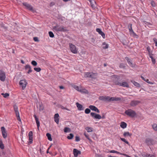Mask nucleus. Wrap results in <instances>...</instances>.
<instances>
[{
  "instance_id": "338daca9",
  "label": "nucleus",
  "mask_w": 157,
  "mask_h": 157,
  "mask_svg": "<svg viewBox=\"0 0 157 157\" xmlns=\"http://www.w3.org/2000/svg\"><path fill=\"white\" fill-rule=\"evenodd\" d=\"M60 108L62 109H65V107H64V106H63L62 105H61L60 106Z\"/></svg>"
},
{
  "instance_id": "f3484780",
  "label": "nucleus",
  "mask_w": 157,
  "mask_h": 157,
  "mask_svg": "<svg viewBox=\"0 0 157 157\" xmlns=\"http://www.w3.org/2000/svg\"><path fill=\"white\" fill-rule=\"evenodd\" d=\"M29 143L32 144L33 142V132L32 131H30L29 133Z\"/></svg>"
},
{
  "instance_id": "3c124183",
  "label": "nucleus",
  "mask_w": 157,
  "mask_h": 157,
  "mask_svg": "<svg viewBox=\"0 0 157 157\" xmlns=\"http://www.w3.org/2000/svg\"><path fill=\"white\" fill-rule=\"evenodd\" d=\"M121 100V98L120 97H115L114 101H120Z\"/></svg>"
},
{
  "instance_id": "dca6fc26",
  "label": "nucleus",
  "mask_w": 157,
  "mask_h": 157,
  "mask_svg": "<svg viewBox=\"0 0 157 157\" xmlns=\"http://www.w3.org/2000/svg\"><path fill=\"white\" fill-rule=\"evenodd\" d=\"M24 6H25L28 9L30 10H32L33 8L32 6L29 4L26 3L24 2L23 3Z\"/></svg>"
},
{
  "instance_id": "20e7f679",
  "label": "nucleus",
  "mask_w": 157,
  "mask_h": 157,
  "mask_svg": "<svg viewBox=\"0 0 157 157\" xmlns=\"http://www.w3.org/2000/svg\"><path fill=\"white\" fill-rule=\"evenodd\" d=\"M27 84V82L25 79L21 80L19 82V85L22 90L25 89Z\"/></svg>"
},
{
  "instance_id": "09e8293b",
  "label": "nucleus",
  "mask_w": 157,
  "mask_h": 157,
  "mask_svg": "<svg viewBox=\"0 0 157 157\" xmlns=\"http://www.w3.org/2000/svg\"><path fill=\"white\" fill-rule=\"evenodd\" d=\"M151 4L152 6L154 7L155 6V3L153 0H152L151 1Z\"/></svg>"
},
{
  "instance_id": "6e6552de",
  "label": "nucleus",
  "mask_w": 157,
  "mask_h": 157,
  "mask_svg": "<svg viewBox=\"0 0 157 157\" xmlns=\"http://www.w3.org/2000/svg\"><path fill=\"white\" fill-rule=\"evenodd\" d=\"M73 87L75 89L82 93H86L87 92V91L85 89H84V90H83V89H81V88L76 85H74Z\"/></svg>"
},
{
  "instance_id": "052dcab7",
  "label": "nucleus",
  "mask_w": 157,
  "mask_h": 157,
  "mask_svg": "<svg viewBox=\"0 0 157 157\" xmlns=\"http://www.w3.org/2000/svg\"><path fill=\"white\" fill-rule=\"evenodd\" d=\"M59 114L58 113H56L54 115V118H59Z\"/></svg>"
},
{
  "instance_id": "c85d7f7f",
  "label": "nucleus",
  "mask_w": 157,
  "mask_h": 157,
  "mask_svg": "<svg viewBox=\"0 0 157 157\" xmlns=\"http://www.w3.org/2000/svg\"><path fill=\"white\" fill-rule=\"evenodd\" d=\"M46 136H47L48 139L50 141L52 140V139L51 137V134L49 133H47L46 134Z\"/></svg>"
},
{
  "instance_id": "4c0bfd02",
  "label": "nucleus",
  "mask_w": 157,
  "mask_h": 157,
  "mask_svg": "<svg viewBox=\"0 0 157 157\" xmlns=\"http://www.w3.org/2000/svg\"><path fill=\"white\" fill-rule=\"evenodd\" d=\"M119 67L121 68L124 69L125 68L126 66L123 63H121L119 66Z\"/></svg>"
},
{
  "instance_id": "cd10ccee",
  "label": "nucleus",
  "mask_w": 157,
  "mask_h": 157,
  "mask_svg": "<svg viewBox=\"0 0 157 157\" xmlns=\"http://www.w3.org/2000/svg\"><path fill=\"white\" fill-rule=\"evenodd\" d=\"M16 116L17 117V119L19 121H21V119L20 117V115L18 111H16L15 112Z\"/></svg>"
},
{
  "instance_id": "0e129e2a",
  "label": "nucleus",
  "mask_w": 157,
  "mask_h": 157,
  "mask_svg": "<svg viewBox=\"0 0 157 157\" xmlns=\"http://www.w3.org/2000/svg\"><path fill=\"white\" fill-rule=\"evenodd\" d=\"M122 155H123L127 157H131L130 156L128 155H127L126 154H124V153H122Z\"/></svg>"
},
{
  "instance_id": "6ab92c4d",
  "label": "nucleus",
  "mask_w": 157,
  "mask_h": 157,
  "mask_svg": "<svg viewBox=\"0 0 157 157\" xmlns=\"http://www.w3.org/2000/svg\"><path fill=\"white\" fill-rule=\"evenodd\" d=\"M90 2L91 7L93 8H95L96 6V4L94 0H90Z\"/></svg>"
},
{
  "instance_id": "473e14b6",
  "label": "nucleus",
  "mask_w": 157,
  "mask_h": 157,
  "mask_svg": "<svg viewBox=\"0 0 157 157\" xmlns=\"http://www.w3.org/2000/svg\"><path fill=\"white\" fill-rule=\"evenodd\" d=\"M132 134L130 133L129 132H124L123 134V136L125 137L128 136H131Z\"/></svg>"
},
{
  "instance_id": "8fccbe9b",
  "label": "nucleus",
  "mask_w": 157,
  "mask_h": 157,
  "mask_svg": "<svg viewBox=\"0 0 157 157\" xmlns=\"http://www.w3.org/2000/svg\"><path fill=\"white\" fill-rule=\"evenodd\" d=\"M153 41H154V43L155 44V46H157V39L155 38H154L153 39Z\"/></svg>"
},
{
  "instance_id": "bb28decb",
  "label": "nucleus",
  "mask_w": 157,
  "mask_h": 157,
  "mask_svg": "<svg viewBox=\"0 0 157 157\" xmlns=\"http://www.w3.org/2000/svg\"><path fill=\"white\" fill-rule=\"evenodd\" d=\"M128 28L130 33H131V32L133 31L132 28V24H129L128 25Z\"/></svg>"
},
{
  "instance_id": "f704fd0d",
  "label": "nucleus",
  "mask_w": 157,
  "mask_h": 157,
  "mask_svg": "<svg viewBox=\"0 0 157 157\" xmlns=\"http://www.w3.org/2000/svg\"><path fill=\"white\" fill-rule=\"evenodd\" d=\"M44 107L42 104L40 103L39 110L40 111H41L43 110Z\"/></svg>"
},
{
  "instance_id": "4468645a",
  "label": "nucleus",
  "mask_w": 157,
  "mask_h": 157,
  "mask_svg": "<svg viewBox=\"0 0 157 157\" xmlns=\"http://www.w3.org/2000/svg\"><path fill=\"white\" fill-rule=\"evenodd\" d=\"M142 155L143 157H156L154 155H151L145 152L142 153Z\"/></svg>"
},
{
  "instance_id": "b1692460",
  "label": "nucleus",
  "mask_w": 157,
  "mask_h": 157,
  "mask_svg": "<svg viewBox=\"0 0 157 157\" xmlns=\"http://www.w3.org/2000/svg\"><path fill=\"white\" fill-rule=\"evenodd\" d=\"M120 126L122 128H126L127 126V124L124 122H122L121 123Z\"/></svg>"
},
{
  "instance_id": "1a4fd4ad",
  "label": "nucleus",
  "mask_w": 157,
  "mask_h": 157,
  "mask_svg": "<svg viewBox=\"0 0 157 157\" xmlns=\"http://www.w3.org/2000/svg\"><path fill=\"white\" fill-rule=\"evenodd\" d=\"M90 115L93 117L94 119H100L101 118V117L98 114H97L94 113H91Z\"/></svg>"
},
{
  "instance_id": "603ef678",
  "label": "nucleus",
  "mask_w": 157,
  "mask_h": 157,
  "mask_svg": "<svg viewBox=\"0 0 157 157\" xmlns=\"http://www.w3.org/2000/svg\"><path fill=\"white\" fill-rule=\"evenodd\" d=\"M54 118V120L55 122L57 124H58L59 123V118Z\"/></svg>"
},
{
  "instance_id": "2eb2a0df",
  "label": "nucleus",
  "mask_w": 157,
  "mask_h": 157,
  "mask_svg": "<svg viewBox=\"0 0 157 157\" xmlns=\"http://www.w3.org/2000/svg\"><path fill=\"white\" fill-rule=\"evenodd\" d=\"M25 70H28L27 72L28 74H29L32 71L31 67L29 65H26L25 67Z\"/></svg>"
},
{
  "instance_id": "aec40b11",
  "label": "nucleus",
  "mask_w": 157,
  "mask_h": 157,
  "mask_svg": "<svg viewBox=\"0 0 157 157\" xmlns=\"http://www.w3.org/2000/svg\"><path fill=\"white\" fill-rule=\"evenodd\" d=\"M76 104L78 110H83L84 109L82 105L79 104L78 103H76Z\"/></svg>"
},
{
  "instance_id": "9d476101",
  "label": "nucleus",
  "mask_w": 157,
  "mask_h": 157,
  "mask_svg": "<svg viewBox=\"0 0 157 157\" xmlns=\"http://www.w3.org/2000/svg\"><path fill=\"white\" fill-rule=\"evenodd\" d=\"M1 129L2 133V135L4 138H6L7 136V133H6V129L4 127H2Z\"/></svg>"
},
{
  "instance_id": "a19ab883",
  "label": "nucleus",
  "mask_w": 157,
  "mask_h": 157,
  "mask_svg": "<svg viewBox=\"0 0 157 157\" xmlns=\"http://www.w3.org/2000/svg\"><path fill=\"white\" fill-rule=\"evenodd\" d=\"M86 129V130L88 132H91L92 131V129L91 128L89 127H87Z\"/></svg>"
},
{
  "instance_id": "58836bf2",
  "label": "nucleus",
  "mask_w": 157,
  "mask_h": 157,
  "mask_svg": "<svg viewBox=\"0 0 157 157\" xmlns=\"http://www.w3.org/2000/svg\"><path fill=\"white\" fill-rule=\"evenodd\" d=\"M99 99L100 100L105 101V96H100L99 98Z\"/></svg>"
},
{
  "instance_id": "864d4df0",
  "label": "nucleus",
  "mask_w": 157,
  "mask_h": 157,
  "mask_svg": "<svg viewBox=\"0 0 157 157\" xmlns=\"http://www.w3.org/2000/svg\"><path fill=\"white\" fill-rule=\"evenodd\" d=\"M75 141L78 142L80 141V138L79 136H76L75 137Z\"/></svg>"
},
{
  "instance_id": "e2e57ef3",
  "label": "nucleus",
  "mask_w": 157,
  "mask_h": 157,
  "mask_svg": "<svg viewBox=\"0 0 157 157\" xmlns=\"http://www.w3.org/2000/svg\"><path fill=\"white\" fill-rule=\"evenodd\" d=\"M151 59L152 63H153L154 64H155V59L153 58L152 59Z\"/></svg>"
},
{
  "instance_id": "a211bd4d",
  "label": "nucleus",
  "mask_w": 157,
  "mask_h": 157,
  "mask_svg": "<svg viewBox=\"0 0 157 157\" xmlns=\"http://www.w3.org/2000/svg\"><path fill=\"white\" fill-rule=\"evenodd\" d=\"M34 117L35 119V121H36V124L38 129L39 130V127L40 126V122L39 121L38 118L35 115H34Z\"/></svg>"
},
{
  "instance_id": "5fc2aeb1",
  "label": "nucleus",
  "mask_w": 157,
  "mask_h": 157,
  "mask_svg": "<svg viewBox=\"0 0 157 157\" xmlns=\"http://www.w3.org/2000/svg\"><path fill=\"white\" fill-rule=\"evenodd\" d=\"M110 97L109 96H105V101H110Z\"/></svg>"
},
{
  "instance_id": "a878e982",
  "label": "nucleus",
  "mask_w": 157,
  "mask_h": 157,
  "mask_svg": "<svg viewBox=\"0 0 157 157\" xmlns=\"http://www.w3.org/2000/svg\"><path fill=\"white\" fill-rule=\"evenodd\" d=\"M103 48L104 49L108 48L109 47V44H106L105 42H104L102 43Z\"/></svg>"
},
{
  "instance_id": "13d9d810",
  "label": "nucleus",
  "mask_w": 157,
  "mask_h": 157,
  "mask_svg": "<svg viewBox=\"0 0 157 157\" xmlns=\"http://www.w3.org/2000/svg\"><path fill=\"white\" fill-rule=\"evenodd\" d=\"M14 109L15 112L18 111V108L17 106H14Z\"/></svg>"
},
{
  "instance_id": "c03bdc74",
  "label": "nucleus",
  "mask_w": 157,
  "mask_h": 157,
  "mask_svg": "<svg viewBox=\"0 0 157 157\" xmlns=\"http://www.w3.org/2000/svg\"><path fill=\"white\" fill-rule=\"evenodd\" d=\"M120 139L123 141L125 142V143L127 144H128L129 143L125 139L122 138H120Z\"/></svg>"
},
{
  "instance_id": "423d86ee",
  "label": "nucleus",
  "mask_w": 157,
  "mask_h": 157,
  "mask_svg": "<svg viewBox=\"0 0 157 157\" xmlns=\"http://www.w3.org/2000/svg\"><path fill=\"white\" fill-rule=\"evenodd\" d=\"M6 78V74L4 71L2 70H0V80L4 82Z\"/></svg>"
},
{
  "instance_id": "5701e85b",
  "label": "nucleus",
  "mask_w": 157,
  "mask_h": 157,
  "mask_svg": "<svg viewBox=\"0 0 157 157\" xmlns=\"http://www.w3.org/2000/svg\"><path fill=\"white\" fill-rule=\"evenodd\" d=\"M97 74L96 73L91 72L90 78L92 79H95L97 77Z\"/></svg>"
},
{
  "instance_id": "79ce46f5",
  "label": "nucleus",
  "mask_w": 157,
  "mask_h": 157,
  "mask_svg": "<svg viewBox=\"0 0 157 157\" xmlns=\"http://www.w3.org/2000/svg\"><path fill=\"white\" fill-rule=\"evenodd\" d=\"M90 112V109L88 108H86L85 109V113L86 114H89Z\"/></svg>"
},
{
  "instance_id": "ddd939ff",
  "label": "nucleus",
  "mask_w": 157,
  "mask_h": 157,
  "mask_svg": "<svg viewBox=\"0 0 157 157\" xmlns=\"http://www.w3.org/2000/svg\"><path fill=\"white\" fill-rule=\"evenodd\" d=\"M96 31L98 32L99 34L101 35L103 38H105V33L102 32L101 30L99 28H97L96 29Z\"/></svg>"
},
{
  "instance_id": "39448f33",
  "label": "nucleus",
  "mask_w": 157,
  "mask_h": 157,
  "mask_svg": "<svg viewBox=\"0 0 157 157\" xmlns=\"http://www.w3.org/2000/svg\"><path fill=\"white\" fill-rule=\"evenodd\" d=\"M115 83L116 85L121 86L123 87H129L128 84L125 82H119L118 81H116L115 82Z\"/></svg>"
},
{
  "instance_id": "680f3d73",
  "label": "nucleus",
  "mask_w": 157,
  "mask_h": 157,
  "mask_svg": "<svg viewBox=\"0 0 157 157\" xmlns=\"http://www.w3.org/2000/svg\"><path fill=\"white\" fill-rule=\"evenodd\" d=\"M33 40L35 41H38V40L37 37H34L33 38Z\"/></svg>"
},
{
  "instance_id": "a18cd8bd",
  "label": "nucleus",
  "mask_w": 157,
  "mask_h": 157,
  "mask_svg": "<svg viewBox=\"0 0 157 157\" xmlns=\"http://www.w3.org/2000/svg\"><path fill=\"white\" fill-rule=\"evenodd\" d=\"M1 94L2 95H3V97L5 98H6L9 96V94L7 93H6L5 94L2 93Z\"/></svg>"
},
{
  "instance_id": "c9c22d12",
  "label": "nucleus",
  "mask_w": 157,
  "mask_h": 157,
  "mask_svg": "<svg viewBox=\"0 0 157 157\" xmlns=\"http://www.w3.org/2000/svg\"><path fill=\"white\" fill-rule=\"evenodd\" d=\"M73 134L72 133H70L69 135L67 136V138L69 140H71L73 138Z\"/></svg>"
},
{
  "instance_id": "412c9836",
  "label": "nucleus",
  "mask_w": 157,
  "mask_h": 157,
  "mask_svg": "<svg viewBox=\"0 0 157 157\" xmlns=\"http://www.w3.org/2000/svg\"><path fill=\"white\" fill-rule=\"evenodd\" d=\"M139 102V101H131L130 105L131 106H134L137 105Z\"/></svg>"
},
{
  "instance_id": "393cba45",
  "label": "nucleus",
  "mask_w": 157,
  "mask_h": 157,
  "mask_svg": "<svg viewBox=\"0 0 157 157\" xmlns=\"http://www.w3.org/2000/svg\"><path fill=\"white\" fill-rule=\"evenodd\" d=\"M131 82L134 85V86L137 87H140V85L139 83L134 81L131 80Z\"/></svg>"
},
{
  "instance_id": "2f4dec72",
  "label": "nucleus",
  "mask_w": 157,
  "mask_h": 157,
  "mask_svg": "<svg viewBox=\"0 0 157 157\" xmlns=\"http://www.w3.org/2000/svg\"><path fill=\"white\" fill-rule=\"evenodd\" d=\"M109 153H116L117 154H120L121 155H122V153H121L119 152H118L117 151H115V150H111L110 151H109Z\"/></svg>"
},
{
  "instance_id": "37998d69",
  "label": "nucleus",
  "mask_w": 157,
  "mask_h": 157,
  "mask_svg": "<svg viewBox=\"0 0 157 157\" xmlns=\"http://www.w3.org/2000/svg\"><path fill=\"white\" fill-rule=\"evenodd\" d=\"M84 135L85 136V137L87 138V139L90 141H92L89 138V135L88 134L85 133Z\"/></svg>"
},
{
  "instance_id": "e433bc0d",
  "label": "nucleus",
  "mask_w": 157,
  "mask_h": 157,
  "mask_svg": "<svg viewBox=\"0 0 157 157\" xmlns=\"http://www.w3.org/2000/svg\"><path fill=\"white\" fill-rule=\"evenodd\" d=\"M152 127L155 131H157V125L155 124H154L152 125Z\"/></svg>"
},
{
  "instance_id": "774afa93",
  "label": "nucleus",
  "mask_w": 157,
  "mask_h": 157,
  "mask_svg": "<svg viewBox=\"0 0 157 157\" xmlns=\"http://www.w3.org/2000/svg\"><path fill=\"white\" fill-rule=\"evenodd\" d=\"M141 78H142V79L144 80V81H145V80H146V79H145V78H144L143 76H141Z\"/></svg>"
},
{
  "instance_id": "4be33fe9",
  "label": "nucleus",
  "mask_w": 157,
  "mask_h": 157,
  "mask_svg": "<svg viewBox=\"0 0 157 157\" xmlns=\"http://www.w3.org/2000/svg\"><path fill=\"white\" fill-rule=\"evenodd\" d=\"M125 59H126L128 64L129 65L132 67H133V64L132 63V61L130 60L129 58L128 57H126Z\"/></svg>"
},
{
  "instance_id": "49530a36",
  "label": "nucleus",
  "mask_w": 157,
  "mask_h": 157,
  "mask_svg": "<svg viewBox=\"0 0 157 157\" xmlns=\"http://www.w3.org/2000/svg\"><path fill=\"white\" fill-rule=\"evenodd\" d=\"M31 64L34 66H36L37 65V62L35 60H33L31 62Z\"/></svg>"
},
{
  "instance_id": "f257e3e1",
  "label": "nucleus",
  "mask_w": 157,
  "mask_h": 157,
  "mask_svg": "<svg viewBox=\"0 0 157 157\" xmlns=\"http://www.w3.org/2000/svg\"><path fill=\"white\" fill-rule=\"evenodd\" d=\"M53 29L56 31L58 32H66L68 31L66 27H64L63 26H60L57 24L56 26L53 27Z\"/></svg>"
},
{
  "instance_id": "4d7b16f0",
  "label": "nucleus",
  "mask_w": 157,
  "mask_h": 157,
  "mask_svg": "<svg viewBox=\"0 0 157 157\" xmlns=\"http://www.w3.org/2000/svg\"><path fill=\"white\" fill-rule=\"evenodd\" d=\"M145 81L150 84H152V82L149 81V80L148 79H146Z\"/></svg>"
},
{
  "instance_id": "9b49d317",
  "label": "nucleus",
  "mask_w": 157,
  "mask_h": 157,
  "mask_svg": "<svg viewBox=\"0 0 157 157\" xmlns=\"http://www.w3.org/2000/svg\"><path fill=\"white\" fill-rule=\"evenodd\" d=\"M89 108L92 110L94 111L97 112L98 113H99L100 111L98 109L96 106L93 105H90L89 107Z\"/></svg>"
},
{
  "instance_id": "c756f323",
  "label": "nucleus",
  "mask_w": 157,
  "mask_h": 157,
  "mask_svg": "<svg viewBox=\"0 0 157 157\" xmlns=\"http://www.w3.org/2000/svg\"><path fill=\"white\" fill-rule=\"evenodd\" d=\"M0 148L2 149H3L4 148V146L2 140L0 139Z\"/></svg>"
},
{
  "instance_id": "7ed1b4c3",
  "label": "nucleus",
  "mask_w": 157,
  "mask_h": 157,
  "mask_svg": "<svg viewBox=\"0 0 157 157\" xmlns=\"http://www.w3.org/2000/svg\"><path fill=\"white\" fill-rule=\"evenodd\" d=\"M69 45L70 46V48L71 51L74 54L77 53V50L76 49L75 46L71 43L69 44Z\"/></svg>"
},
{
  "instance_id": "7c9ffc66",
  "label": "nucleus",
  "mask_w": 157,
  "mask_h": 157,
  "mask_svg": "<svg viewBox=\"0 0 157 157\" xmlns=\"http://www.w3.org/2000/svg\"><path fill=\"white\" fill-rule=\"evenodd\" d=\"M91 72H86L85 73L84 77H85L90 78Z\"/></svg>"
},
{
  "instance_id": "72a5a7b5",
  "label": "nucleus",
  "mask_w": 157,
  "mask_h": 157,
  "mask_svg": "<svg viewBox=\"0 0 157 157\" xmlns=\"http://www.w3.org/2000/svg\"><path fill=\"white\" fill-rule=\"evenodd\" d=\"M71 131L70 128L68 127H66L64 129V132H70Z\"/></svg>"
},
{
  "instance_id": "bf43d9fd",
  "label": "nucleus",
  "mask_w": 157,
  "mask_h": 157,
  "mask_svg": "<svg viewBox=\"0 0 157 157\" xmlns=\"http://www.w3.org/2000/svg\"><path fill=\"white\" fill-rule=\"evenodd\" d=\"M110 101H114L115 99V97H111L110 98Z\"/></svg>"
},
{
  "instance_id": "69168bd1",
  "label": "nucleus",
  "mask_w": 157,
  "mask_h": 157,
  "mask_svg": "<svg viewBox=\"0 0 157 157\" xmlns=\"http://www.w3.org/2000/svg\"><path fill=\"white\" fill-rule=\"evenodd\" d=\"M131 34H132L134 36H136V33L133 31L131 32Z\"/></svg>"
},
{
  "instance_id": "6e6d98bb",
  "label": "nucleus",
  "mask_w": 157,
  "mask_h": 157,
  "mask_svg": "<svg viewBox=\"0 0 157 157\" xmlns=\"http://www.w3.org/2000/svg\"><path fill=\"white\" fill-rule=\"evenodd\" d=\"M147 50L149 54L150 52L151 48L150 47L148 46L147 48Z\"/></svg>"
},
{
  "instance_id": "f03ea898",
  "label": "nucleus",
  "mask_w": 157,
  "mask_h": 157,
  "mask_svg": "<svg viewBox=\"0 0 157 157\" xmlns=\"http://www.w3.org/2000/svg\"><path fill=\"white\" fill-rule=\"evenodd\" d=\"M124 113L127 116L132 117H134L136 115V112L131 109H128L126 110Z\"/></svg>"
},
{
  "instance_id": "ea45409f",
  "label": "nucleus",
  "mask_w": 157,
  "mask_h": 157,
  "mask_svg": "<svg viewBox=\"0 0 157 157\" xmlns=\"http://www.w3.org/2000/svg\"><path fill=\"white\" fill-rule=\"evenodd\" d=\"M48 34L50 37L51 38H53L54 36L53 33L51 31H49L48 33Z\"/></svg>"
},
{
  "instance_id": "f8f14e48",
  "label": "nucleus",
  "mask_w": 157,
  "mask_h": 157,
  "mask_svg": "<svg viewBox=\"0 0 157 157\" xmlns=\"http://www.w3.org/2000/svg\"><path fill=\"white\" fill-rule=\"evenodd\" d=\"M74 156L75 157H77L78 154H81V152L77 149H74L73 151Z\"/></svg>"
},
{
  "instance_id": "de8ad7c7",
  "label": "nucleus",
  "mask_w": 157,
  "mask_h": 157,
  "mask_svg": "<svg viewBox=\"0 0 157 157\" xmlns=\"http://www.w3.org/2000/svg\"><path fill=\"white\" fill-rule=\"evenodd\" d=\"M34 69L37 72H40L41 70L40 67H35L34 68Z\"/></svg>"
},
{
  "instance_id": "0eeeda50",
  "label": "nucleus",
  "mask_w": 157,
  "mask_h": 157,
  "mask_svg": "<svg viewBox=\"0 0 157 157\" xmlns=\"http://www.w3.org/2000/svg\"><path fill=\"white\" fill-rule=\"evenodd\" d=\"M145 142L148 145H153L155 143V140L149 138L146 140Z\"/></svg>"
}]
</instances>
